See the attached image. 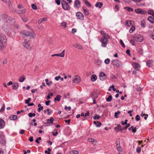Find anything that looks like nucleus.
I'll list each match as a JSON object with an SVG mask.
<instances>
[{"mask_svg": "<svg viewBox=\"0 0 154 154\" xmlns=\"http://www.w3.org/2000/svg\"><path fill=\"white\" fill-rule=\"evenodd\" d=\"M47 20V18H43L39 19L38 21V24H40L42 22L45 21Z\"/></svg>", "mask_w": 154, "mask_h": 154, "instance_id": "cd10ccee", "label": "nucleus"}, {"mask_svg": "<svg viewBox=\"0 0 154 154\" xmlns=\"http://www.w3.org/2000/svg\"><path fill=\"white\" fill-rule=\"evenodd\" d=\"M65 53V50H64L60 54H55L56 56H59L62 57H63L64 56Z\"/></svg>", "mask_w": 154, "mask_h": 154, "instance_id": "6ab92c4d", "label": "nucleus"}, {"mask_svg": "<svg viewBox=\"0 0 154 154\" xmlns=\"http://www.w3.org/2000/svg\"><path fill=\"white\" fill-rule=\"evenodd\" d=\"M26 9H23L22 10L19 11V13L20 14H23L25 13L26 12Z\"/></svg>", "mask_w": 154, "mask_h": 154, "instance_id": "5fc2aeb1", "label": "nucleus"}, {"mask_svg": "<svg viewBox=\"0 0 154 154\" xmlns=\"http://www.w3.org/2000/svg\"><path fill=\"white\" fill-rule=\"evenodd\" d=\"M61 4L62 8L64 10H68L70 9L69 5L65 1H62Z\"/></svg>", "mask_w": 154, "mask_h": 154, "instance_id": "0eeeda50", "label": "nucleus"}, {"mask_svg": "<svg viewBox=\"0 0 154 154\" xmlns=\"http://www.w3.org/2000/svg\"><path fill=\"white\" fill-rule=\"evenodd\" d=\"M7 45V38L5 35L3 33L0 34V47L5 49Z\"/></svg>", "mask_w": 154, "mask_h": 154, "instance_id": "f03ea898", "label": "nucleus"}, {"mask_svg": "<svg viewBox=\"0 0 154 154\" xmlns=\"http://www.w3.org/2000/svg\"><path fill=\"white\" fill-rule=\"evenodd\" d=\"M60 26L64 28L66 27V22H62L61 23Z\"/></svg>", "mask_w": 154, "mask_h": 154, "instance_id": "58836bf2", "label": "nucleus"}, {"mask_svg": "<svg viewBox=\"0 0 154 154\" xmlns=\"http://www.w3.org/2000/svg\"><path fill=\"white\" fill-rule=\"evenodd\" d=\"M100 116L97 115H96L94 116L93 117V119L94 120L98 119L100 118Z\"/></svg>", "mask_w": 154, "mask_h": 154, "instance_id": "3c124183", "label": "nucleus"}, {"mask_svg": "<svg viewBox=\"0 0 154 154\" xmlns=\"http://www.w3.org/2000/svg\"><path fill=\"white\" fill-rule=\"evenodd\" d=\"M85 6H83L82 7L83 10L85 14L86 15H88L89 14V13L87 9H85Z\"/></svg>", "mask_w": 154, "mask_h": 154, "instance_id": "393cba45", "label": "nucleus"}, {"mask_svg": "<svg viewBox=\"0 0 154 154\" xmlns=\"http://www.w3.org/2000/svg\"><path fill=\"white\" fill-rule=\"evenodd\" d=\"M133 23L134 22L133 21L127 20L125 21V24L128 27H130L133 25Z\"/></svg>", "mask_w": 154, "mask_h": 154, "instance_id": "4468645a", "label": "nucleus"}, {"mask_svg": "<svg viewBox=\"0 0 154 154\" xmlns=\"http://www.w3.org/2000/svg\"><path fill=\"white\" fill-rule=\"evenodd\" d=\"M95 63L96 64L98 65V66H100V65H101V61L100 60H97L96 63Z\"/></svg>", "mask_w": 154, "mask_h": 154, "instance_id": "603ef678", "label": "nucleus"}, {"mask_svg": "<svg viewBox=\"0 0 154 154\" xmlns=\"http://www.w3.org/2000/svg\"><path fill=\"white\" fill-rule=\"evenodd\" d=\"M100 79L101 81H103L106 78V74L103 72H101L99 74Z\"/></svg>", "mask_w": 154, "mask_h": 154, "instance_id": "9b49d317", "label": "nucleus"}, {"mask_svg": "<svg viewBox=\"0 0 154 154\" xmlns=\"http://www.w3.org/2000/svg\"><path fill=\"white\" fill-rule=\"evenodd\" d=\"M43 86L46 87V85H45V83L44 82L42 83V85H40V87L41 89H42L43 88Z\"/></svg>", "mask_w": 154, "mask_h": 154, "instance_id": "338daca9", "label": "nucleus"}, {"mask_svg": "<svg viewBox=\"0 0 154 154\" xmlns=\"http://www.w3.org/2000/svg\"><path fill=\"white\" fill-rule=\"evenodd\" d=\"M154 62L153 60H148L146 62V65L149 67H151L153 65Z\"/></svg>", "mask_w": 154, "mask_h": 154, "instance_id": "2eb2a0df", "label": "nucleus"}, {"mask_svg": "<svg viewBox=\"0 0 154 154\" xmlns=\"http://www.w3.org/2000/svg\"><path fill=\"white\" fill-rule=\"evenodd\" d=\"M72 81L74 83H79L80 82V78L76 75L75 76V78L73 79Z\"/></svg>", "mask_w": 154, "mask_h": 154, "instance_id": "ddd939ff", "label": "nucleus"}, {"mask_svg": "<svg viewBox=\"0 0 154 154\" xmlns=\"http://www.w3.org/2000/svg\"><path fill=\"white\" fill-rule=\"evenodd\" d=\"M38 29L40 30H42L44 29V27L41 25L38 26Z\"/></svg>", "mask_w": 154, "mask_h": 154, "instance_id": "774afa93", "label": "nucleus"}, {"mask_svg": "<svg viewBox=\"0 0 154 154\" xmlns=\"http://www.w3.org/2000/svg\"><path fill=\"white\" fill-rule=\"evenodd\" d=\"M112 96L110 95L106 99V101L107 102H110L112 100Z\"/></svg>", "mask_w": 154, "mask_h": 154, "instance_id": "c03bdc74", "label": "nucleus"}, {"mask_svg": "<svg viewBox=\"0 0 154 154\" xmlns=\"http://www.w3.org/2000/svg\"><path fill=\"white\" fill-rule=\"evenodd\" d=\"M31 7L34 10H36L37 9V7L36 5H35V4H32L31 5Z\"/></svg>", "mask_w": 154, "mask_h": 154, "instance_id": "49530a36", "label": "nucleus"}, {"mask_svg": "<svg viewBox=\"0 0 154 154\" xmlns=\"http://www.w3.org/2000/svg\"><path fill=\"white\" fill-rule=\"evenodd\" d=\"M74 7L76 8H79L81 7V2L79 0H75L74 3Z\"/></svg>", "mask_w": 154, "mask_h": 154, "instance_id": "9d476101", "label": "nucleus"}, {"mask_svg": "<svg viewBox=\"0 0 154 154\" xmlns=\"http://www.w3.org/2000/svg\"><path fill=\"white\" fill-rule=\"evenodd\" d=\"M84 2L86 5L89 7H90L91 6V4L87 0H83Z\"/></svg>", "mask_w": 154, "mask_h": 154, "instance_id": "bb28decb", "label": "nucleus"}, {"mask_svg": "<svg viewBox=\"0 0 154 154\" xmlns=\"http://www.w3.org/2000/svg\"><path fill=\"white\" fill-rule=\"evenodd\" d=\"M97 79V77L95 75L93 74L92 75L91 77V79L92 81L94 82Z\"/></svg>", "mask_w": 154, "mask_h": 154, "instance_id": "b1692460", "label": "nucleus"}, {"mask_svg": "<svg viewBox=\"0 0 154 154\" xmlns=\"http://www.w3.org/2000/svg\"><path fill=\"white\" fill-rule=\"evenodd\" d=\"M61 97V96L60 95H57L56 97L54 99V101L57 100L59 101L60 100Z\"/></svg>", "mask_w": 154, "mask_h": 154, "instance_id": "2f4dec72", "label": "nucleus"}, {"mask_svg": "<svg viewBox=\"0 0 154 154\" xmlns=\"http://www.w3.org/2000/svg\"><path fill=\"white\" fill-rule=\"evenodd\" d=\"M88 141L89 142H93L94 141V139L93 138H90L88 139Z\"/></svg>", "mask_w": 154, "mask_h": 154, "instance_id": "4d7b16f0", "label": "nucleus"}, {"mask_svg": "<svg viewBox=\"0 0 154 154\" xmlns=\"http://www.w3.org/2000/svg\"><path fill=\"white\" fill-rule=\"evenodd\" d=\"M25 78L24 75H23L19 79V81L20 82H23L25 79Z\"/></svg>", "mask_w": 154, "mask_h": 154, "instance_id": "473e14b6", "label": "nucleus"}, {"mask_svg": "<svg viewBox=\"0 0 154 154\" xmlns=\"http://www.w3.org/2000/svg\"><path fill=\"white\" fill-rule=\"evenodd\" d=\"M79 152L76 150L71 151L69 153V154H78Z\"/></svg>", "mask_w": 154, "mask_h": 154, "instance_id": "4c0bfd02", "label": "nucleus"}, {"mask_svg": "<svg viewBox=\"0 0 154 154\" xmlns=\"http://www.w3.org/2000/svg\"><path fill=\"white\" fill-rule=\"evenodd\" d=\"M119 41H120V43L121 45H122V47L123 48H125V45L124 43L123 42L122 40V39H120Z\"/></svg>", "mask_w": 154, "mask_h": 154, "instance_id": "864d4df0", "label": "nucleus"}, {"mask_svg": "<svg viewBox=\"0 0 154 154\" xmlns=\"http://www.w3.org/2000/svg\"><path fill=\"white\" fill-rule=\"evenodd\" d=\"M31 100V98H29L27 100H25V103L26 104H28L29 103L30 101Z\"/></svg>", "mask_w": 154, "mask_h": 154, "instance_id": "13d9d810", "label": "nucleus"}, {"mask_svg": "<svg viewBox=\"0 0 154 154\" xmlns=\"http://www.w3.org/2000/svg\"><path fill=\"white\" fill-rule=\"evenodd\" d=\"M46 121H47V123H50L51 124H52L53 122L54 119L52 117H51L50 119H47Z\"/></svg>", "mask_w": 154, "mask_h": 154, "instance_id": "c756f323", "label": "nucleus"}, {"mask_svg": "<svg viewBox=\"0 0 154 154\" xmlns=\"http://www.w3.org/2000/svg\"><path fill=\"white\" fill-rule=\"evenodd\" d=\"M20 34L22 37L24 38L29 36L30 34V32L26 30H23L20 31Z\"/></svg>", "mask_w": 154, "mask_h": 154, "instance_id": "423d86ee", "label": "nucleus"}, {"mask_svg": "<svg viewBox=\"0 0 154 154\" xmlns=\"http://www.w3.org/2000/svg\"><path fill=\"white\" fill-rule=\"evenodd\" d=\"M130 126V124H128L126 126V127L124 128L123 129H118V131H123V130H125L128 127Z\"/></svg>", "mask_w": 154, "mask_h": 154, "instance_id": "c9c22d12", "label": "nucleus"}, {"mask_svg": "<svg viewBox=\"0 0 154 154\" xmlns=\"http://www.w3.org/2000/svg\"><path fill=\"white\" fill-rule=\"evenodd\" d=\"M49 110H50V109H46V111L48 112L47 114L48 115H50L51 113V112H52V110H51L50 112H49Z\"/></svg>", "mask_w": 154, "mask_h": 154, "instance_id": "0e129e2a", "label": "nucleus"}, {"mask_svg": "<svg viewBox=\"0 0 154 154\" xmlns=\"http://www.w3.org/2000/svg\"><path fill=\"white\" fill-rule=\"evenodd\" d=\"M120 142L119 141H116V146L117 149L119 151H122V149L120 146Z\"/></svg>", "mask_w": 154, "mask_h": 154, "instance_id": "f8f14e48", "label": "nucleus"}, {"mask_svg": "<svg viewBox=\"0 0 154 154\" xmlns=\"http://www.w3.org/2000/svg\"><path fill=\"white\" fill-rule=\"evenodd\" d=\"M111 64L117 67H120L122 65V63L121 62L117 59L113 60L111 62Z\"/></svg>", "mask_w": 154, "mask_h": 154, "instance_id": "20e7f679", "label": "nucleus"}, {"mask_svg": "<svg viewBox=\"0 0 154 154\" xmlns=\"http://www.w3.org/2000/svg\"><path fill=\"white\" fill-rule=\"evenodd\" d=\"M120 112L118 111L117 112L115 113L114 117L115 118H117L118 117V115L120 114Z\"/></svg>", "mask_w": 154, "mask_h": 154, "instance_id": "ea45409f", "label": "nucleus"}, {"mask_svg": "<svg viewBox=\"0 0 154 154\" xmlns=\"http://www.w3.org/2000/svg\"><path fill=\"white\" fill-rule=\"evenodd\" d=\"M110 61V60L109 59L107 58L105 60L104 63L106 64H108L109 63Z\"/></svg>", "mask_w": 154, "mask_h": 154, "instance_id": "09e8293b", "label": "nucleus"}, {"mask_svg": "<svg viewBox=\"0 0 154 154\" xmlns=\"http://www.w3.org/2000/svg\"><path fill=\"white\" fill-rule=\"evenodd\" d=\"M45 81L46 82V85L49 86H51L52 83V81H50L49 82H48V79H46Z\"/></svg>", "mask_w": 154, "mask_h": 154, "instance_id": "72a5a7b5", "label": "nucleus"}, {"mask_svg": "<svg viewBox=\"0 0 154 154\" xmlns=\"http://www.w3.org/2000/svg\"><path fill=\"white\" fill-rule=\"evenodd\" d=\"M134 38L135 40L138 42H141L143 40V36L140 34H136L134 35Z\"/></svg>", "mask_w": 154, "mask_h": 154, "instance_id": "39448f33", "label": "nucleus"}, {"mask_svg": "<svg viewBox=\"0 0 154 154\" xmlns=\"http://www.w3.org/2000/svg\"><path fill=\"white\" fill-rule=\"evenodd\" d=\"M55 2L58 5H59L60 4V0H55Z\"/></svg>", "mask_w": 154, "mask_h": 154, "instance_id": "e2e57ef3", "label": "nucleus"}, {"mask_svg": "<svg viewBox=\"0 0 154 154\" xmlns=\"http://www.w3.org/2000/svg\"><path fill=\"white\" fill-rule=\"evenodd\" d=\"M141 26L143 28L145 27V22L144 20H143L141 21Z\"/></svg>", "mask_w": 154, "mask_h": 154, "instance_id": "37998d69", "label": "nucleus"}, {"mask_svg": "<svg viewBox=\"0 0 154 154\" xmlns=\"http://www.w3.org/2000/svg\"><path fill=\"white\" fill-rule=\"evenodd\" d=\"M12 87L13 89L16 90L19 87V84L17 83H14Z\"/></svg>", "mask_w": 154, "mask_h": 154, "instance_id": "aec40b11", "label": "nucleus"}, {"mask_svg": "<svg viewBox=\"0 0 154 154\" xmlns=\"http://www.w3.org/2000/svg\"><path fill=\"white\" fill-rule=\"evenodd\" d=\"M136 13L138 14H144V11L143 10L140 8H138L135 10Z\"/></svg>", "mask_w": 154, "mask_h": 154, "instance_id": "412c9836", "label": "nucleus"}, {"mask_svg": "<svg viewBox=\"0 0 154 154\" xmlns=\"http://www.w3.org/2000/svg\"><path fill=\"white\" fill-rule=\"evenodd\" d=\"M133 66L136 70L140 68V65L137 63H134L133 64Z\"/></svg>", "mask_w": 154, "mask_h": 154, "instance_id": "a211bd4d", "label": "nucleus"}, {"mask_svg": "<svg viewBox=\"0 0 154 154\" xmlns=\"http://www.w3.org/2000/svg\"><path fill=\"white\" fill-rule=\"evenodd\" d=\"M135 120L136 121H138L140 120V117L139 115H137L135 117Z\"/></svg>", "mask_w": 154, "mask_h": 154, "instance_id": "6e6d98bb", "label": "nucleus"}, {"mask_svg": "<svg viewBox=\"0 0 154 154\" xmlns=\"http://www.w3.org/2000/svg\"><path fill=\"white\" fill-rule=\"evenodd\" d=\"M94 124L95 125L96 127H100L101 125V123L100 122L98 121H97V122H96L95 121H94Z\"/></svg>", "mask_w": 154, "mask_h": 154, "instance_id": "7c9ffc66", "label": "nucleus"}, {"mask_svg": "<svg viewBox=\"0 0 154 154\" xmlns=\"http://www.w3.org/2000/svg\"><path fill=\"white\" fill-rule=\"evenodd\" d=\"M124 9L129 12L132 11H133V8L129 7H125L124 8Z\"/></svg>", "mask_w": 154, "mask_h": 154, "instance_id": "a19ab883", "label": "nucleus"}, {"mask_svg": "<svg viewBox=\"0 0 154 154\" xmlns=\"http://www.w3.org/2000/svg\"><path fill=\"white\" fill-rule=\"evenodd\" d=\"M136 151L138 153H140L141 152L140 148L139 147H137L136 149Z\"/></svg>", "mask_w": 154, "mask_h": 154, "instance_id": "bf43d9fd", "label": "nucleus"}, {"mask_svg": "<svg viewBox=\"0 0 154 154\" xmlns=\"http://www.w3.org/2000/svg\"><path fill=\"white\" fill-rule=\"evenodd\" d=\"M5 126V123L4 121L2 119H0V129H2Z\"/></svg>", "mask_w": 154, "mask_h": 154, "instance_id": "f3484780", "label": "nucleus"}, {"mask_svg": "<svg viewBox=\"0 0 154 154\" xmlns=\"http://www.w3.org/2000/svg\"><path fill=\"white\" fill-rule=\"evenodd\" d=\"M5 105L3 104L2 105V106L1 107L0 109V111L2 112L4 110V108H5Z\"/></svg>", "mask_w": 154, "mask_h": 154, "instance_id": "69168bd1", "label": "nucleus"}, {"mask_svg": "<svg viewBox=\"0 0 154 154\" xmlns=\"http://www.w3.org/2000/svg\"><path fill=\"white\" fill-rule=\"evenodd\" d=\"M73 46L79 50H82L83 49V48L80 44H76L73 45Z\"/></svg>", "mask_w": 154, "mask_h": 154, "instance_id": "dca6fc26", "label": "nucleus"}, {"mask_svg": "<svg viewBox=\"0 0 154 154\" xmlns=\"http://www.w3.org/2000/svg\"><path fill=\"white\" fill-rule=\"evenodd\" d=\"M76 16L78 19L83 20L84 19L83 14L80 12H78L76 14Z\"/></svg>", "mask_w": 154, "mask_h": 154, "instance_id": "1a4fd4ad", "label": "nucleus"}, {"mask_svg": "<svg viewBox=\"0 0 154 154\" xmlns=\"http://www.w3.org/2000/svg\"><path fill=\"white\" fill-rule=\"evenodd\" d=\"M136 129L137 128L136 127H134L133 126V128L131 129V131L133 133H135L136 131Z\"/></svg>", "mask_w": 154, "mask_h": 154, "instance_id": "052dcab7", "label": "nucleus"}, {"mask_svg": "<svg viewBox=\"0 0 154 154\" xmlns=\"http://www.w3.org/2000/svg\"><path fill=\"white\" fill-rule=\"evenodd\" d=\"M148 13L149 14L153 16L154 15V11L152 10H149L148 11Z\"/></svg>", "mask_w": 154, "mask_h": 154, "instance_id": "e433bc0d", "label": "nucleus"}, {"mask_svg": "<svg viewBox=\"0 0 154 154\" xmlns=\"http://www.w3.org/2000/svg\"><path fill=\"white\" fill-rule=\"evenodd\" d=\"M9 118L11 120H15L17 119V116L12 115L10 116Z\"/></svg>", "mask_w": 154, "mask_h": 154, "instance_id": "a878e982", "label": "nucleus"}, {"mask_svg": "<svg viewBox=\"0 0 154 154\" xmlns=\"http://www.w3.org/2000/svg\"><path fill=\"white\" fill-rule=\"evenodd\" d=\"M147 20L152 23H154V19L152 16H149L147 18Z\"/></svg>", "mask_w": 154, "mask_h": 154, "instance_id": "c85d7f7f", "label": "nucleus"}, {"mask_svg": "<svg viewBox=\"0 0 154 154\" xmlns=\"http://www.w3.org/2000/svg\"><path fill=\"white\" fill-rule=\"evenodd\" d=\"M127 121H128V120L126 119L125 120V122H124L123 121H122L121 122V124L122 125L127 124Z\"/></svg>", "mask_w": 154, "mask_h": 154, "instance_id": "680f3d73", "label": "nucleus"}, {"mask_svg": "<svg viewBox=\"0 0 154 154\" xmlns=\"http://www.w3.org/2000/svg\"><path fill=\"white\" fill-rule=\"evenodd\" d=\"M38 108L37 109V111L38 112H40L41 110H42L43 109V107L42 106H41V104H39L38 105Z\"/></svg>", "mask_w": 154, "mask_h": 154, "instance_id": "f704fd0d", "label": "nucleus"}, {"mask_svg": "<svg viewBox=\"0 0 154 154\" xmlns=\"http://www.w3.org/2000/svg\"><path fill=\"white\" fill-rule=\"evenodd\" d=\"M110 36L109 35H106L104 37H102L101 39L100 42L101 43V46L105 48L107 44L108 43V40L110 38Z\"/></svg>", "mask_w": 154, "mask_h": 154, "instance_id": "7ed1b4c3", "label": "nucleus"}, {"mask_svg": "<svg viewBox=\"0 0 154 154\" xmlns=\"http://www.w3.org/2000/svg\"><path fill=\"white\" fill-rule=\"evenodd\" d=\"M30 37L32 38H34L36 36V34L34 33V32H33L32 33H30V34L29 35Z\"/></svg>", "mask_w": 154, "mask_h": 154, "instance_id": "a18cd8bd", "label": "nucleus"}, {"mask_svg": "<svg viewBox=\"0 0 154 154\" xmlns=\"http://www.w3.org/2000/svg\"><path fill=\"white\" fill-rule=\"evenodd\" d=\"M21 19L22 21L24 22H27L28 20V18L27 17L25 16H23L21 17Z\"/></svg>", "mask_w": 154, "mask_h": 154, "instance_id": "4be33fe9", "label": "nucleus"}, {"mask_svg": "<svg viewBox=\"0 0 154 154\" xmlns=\"http://www.w3.org/2000/svg\"><path fill=\"white\" fill-rule=\"evenodd\" d=\"M103 5L102 2H97L95 4V7H98L99 8H101Z\"/></svg>", "mask_w": 154, "mask_h": 154, "instance_id": "5701e85b", "label": "nucleus"}, {"mask_svg": "<svg viewBox=\"0 0 154 154\" xmlns=\"http://www.w3.org/2000/svg\"><path fill=\"white\" fill-rule=\"evenodd\" d=\"M29 42V41L27 39H25L23 42V45L25 48L27 49L31 48Z\"/></svg>", "mask_w": 154, "mask_h": 154, "instance_id": "6e6552de", "label": "nucleus"}, {"mask_svg": "<svg viewBox=\"0 0 154 154\" xmlns=\"http://www.w3.org/2000/svg\"><path fill=\"white\" fill-rule=\"evenodd\" d=\"M100 33L102 35V37H104V36H106V35H108L106 33L104 32L103 30H101L100 31Z\"/></svg>", "mask_w": 154, "mask_h": 154, "instance_id": "79ce46f5", "label": "nucleus"}, {"mask_svg": "<svg viewBox=\"0 0 154 154\" xmlns=\"http://www.w3.org/2000/svg\"><path fill=\"white\" fill-rule=\"evenodd\" d=\"M0 21L3 23L2 28L7 35L11 38H14L15 32L13 29L12 26H14L16 29L19 28L18 24H14L15 22L14 18L5 14H2L0 15Z\"/></svg>", "mask_w": 154, "mask_h": 154, "instance_id": "f257e3e1", "label": "nucleus"}, {"mask_svg": "<svg viewBox=\"0 0 154 154\" xmlns=\"http://www.w3.org/2000/svg\"><path fill=\"white\" fill-rule=\"evenodd\" d=\"M135 29V27L134 26H132L130 30H129V32L130 33H132Z\"/></svg>", "mask_w": 154, "mask_h": 154, "instance_id": "8fccbe9b", "label": "nucleus"}, {"mask_svg": "<svg viewBox=\"0 0 154 154\" xmlns=\"http://www.w3.org/2000/svg\"><path fill=\"white\" fill-rule=\"evenodd\" d=\"M28 115L29 117L32 118L35 116V113H30L28 114Z\"/></svg>", "mask_w": 154, "mask_h": 154, "instance_id": "de8ad7c7", "label": "nucleus"}]
</instances>
